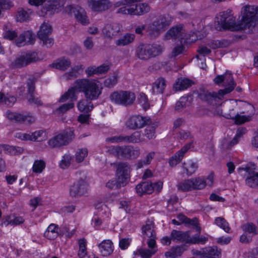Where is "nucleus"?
Masks as SVG:
<instances>
[{
	"instance_id": "f257e3e1",
	"label": "nucleus",
	"mask_w": 258,
	"mask_h": 258,
	"mask_svg": "<svg viewBox=\"0 0 258 258\" xmlns=\"http://www.w3.org/2000/svg\"><path fill=\"white\" fill-rule=\"evenodd\" d=\"M102 87L95 82H78L75 87L69 89L68 92L61 96L59 102H63L69 98L76 100V91L83 92L87 99L92 100L96 99L101 94Z\"/></svg>"
},
{
	"instance_id": "f03ea898",
	"label": "nucleus",
	"mask_w": 258,
	"mask_h": 258,
	"mask_svg": "<svg viewBox=\"0 0 258 258\" xmlns=\"http://www.w3.org/2000/svg\"><path fill=\"white\" fill-rule=\"evenodd\" d=\"M241 20L236 26L237 30H243L254 26L258 20V8L246 5L241 8Z\"/></svg>"
},
{
	"instance_id": "7ed1b4c3",
	"label": "nucleus",
	"mask_w": 258,
	"mask_h": 258,
	"mask_svg": "<svg viewBox=\"0 0 258 258\" xmlns=\"http://www.w3.org/2000/svg\"><path fill=\"white\" fill-rule=\"evenodd\" d=\"M219 86L223 87L224 89H220L218 92H210L203 89L199 95L202 99L210 102L217 99H222L224 95L230 93L235 88L236 84L234 82H215Z\"/></svg>"
},
{
	"instance_id": "20e7f679",
	"label": "nucleus",
	"mask_w": 258,
	"mask_h": 258,
	"mask_svg": "<svg viewBox=\"0 0 258 258\" xmlns=\"http://www.w3.org/2000/svg\"><path fill=\"white\" fill-rule=\"evenodd\" d=\"M171 21L172 19L168 15L159 16L147 28L148 35L152 38L158 37L161 32L164 31L169 26Z\"/></svg>"
},
{
	"instance_id": "39448f33",
	"label": "nucleus",
	"mask_w": 258,
	"mask_h": 258,
	"mask_svg": "<svg viewBox=\"0 0 258 258\" xmlns=\"http://www.w3.org/2000/svg\"><path fill=\"white\" fill-rule=\"evenodd\" d=\"M75 138L74 130L72 128H67L49 140L48 144L53 148L66 146L71 143Z\"/></svg>"
},
{
	"instance_id": "423d86ee",
	"label": "nucleus",
	"mask_w": 258,
	"mask_h": 258,
	"mask_svg": "<svg viewBox=\"0 0 258 258\" xmlns=\"http://www.w3.org/2000/svg\"><path fill=\"white\" fill-rule=\"evenodd\" d=\"M110 98L112 101L116 104L127 106L133 104L136 96L134 93L131 92L121 91L114 92L110 95Z\"/></svg>"
},
{
	"instance_id": "0eeeda50",
	"label": "nucleus",
	"mask_w": 258,
	"mask_h": 258,
	"mask_svg": "<svg viewBox=\"0 0 258 258\" xmlns=\"http://www.w3.org/2000/svg\"><path fill=\"white\" fill-rule=\"evenodd\" d=\"M116 167V177L119 182L128 183L130 178V166L126 162H118L114 164Z\"/></svg>"
},
{
	"instance_id": "6e6552de",
	"label": "nucleus",
	"mask_w": 258,
	"mask_h": 258,
	"mask_svg": "<svg viewBox=\"0 0 258 258\" xmlns=\"http://www.w3.org/2000/svg\"><path fill=\"white\" fill-rule=\"evenodd\" d=\"M65 11L70 15L74 14L77 21L82 25H86L89 23L86 12L82 8L79 6H68L66 7Z\"/></svg>"
},
{
	"instance_id": "1a4fd4ad",
	"label": "nucleus",
	"mask_w": 258,
	"mask_h": 258,
	"mask_svg": "<svg viewBox=\"0 0 258 258\" xmlns=\"http://www.w3.org/2000/svg\"><path fill=\"white\" fill-rule=\"evenodd\" d=\"M87 4L92 11L97 13L105 12L112 6L109 0H87Z\"/></svg>"
},
{
	"instance_id": "9d476101",
	"label": "nucleus",
	"mask_w": 258,
	"mask_h": 258,
	"mask_svg": "<svg viewBox=\"0 0 258 258\" xmlns=\"http://www.w3.org/2000/svg\"><path fill=\"white\" fill-rule=\"evenodd\" d=\"M88 184L82 178L79 179L70 188V195L73 197L85 196L88 193Z\"/></svg>"
},
{
	"instance_id": "9b49d317",
	"label": "nucleus",
	"mask_w": 258,
	"mask_h": 258,
	"mask_svg": "<svg viewBox=\"0 0 258 258\" xmlns=\"http://www.w3.org/2000/svg\"><path fill=\"white\" fill-rule=\"evenodd\" d=\"M38 59L37 53L35 51H29L25 54L15 59L13 64L17 68H22L36 62Z\"/></svg>"
},
{
	"instance_id": "f8f14e48",
	"label": "nucleus",
	"mask_w": 258,
	"mask_h": 258,
	"mask_svg": "<svg viewBox=\"0 0 258 258\" xmlns=\"http://www.w3.org/2000/svg\"><path fill=\"white\" fill-rule=\"evenodd\" d=\"M185 36V30L182 25L172 27L166 34V37L167 39H178L182 44H183V41Z\"/></svg>"
},
{
	"instance_id": "ddd939ff",
	"label": "nucleus",
	"mask_w": 258,
	"mask_h": 258,
	"mask_svg": "<svg viewBox=\"0 0 258 258\" xmlns=\"http://www.w3.org/2000/svg\"><path fill=\"white\" fill-rule=\"evenodd\" d=\"M64 4V0H53L50 4L46 5L43 8L41 12L45 15L48 13L50 15L58 13L63 7Z\"/></svg>"
},
{
	"instance_id": "4468645a",
	"label": "nucleus",
	"mask_w": 258,
	"mask_h": 258,
	"mask_svg": "<svg viewBox=\"0 0 258 258\" xmlns=\"http://www.w3.org/2000/svg\"><path fill=\"white\" fill-rule=\"evenodd\" d=\"M64 4V0H53L50 4L46 5L43 8L41 12L45 15L48 13L50 15L58 13L63 7Z\"/></svg>"
},
{
	"instance_id": "2eb2a0df",
	"label": "nucleus",
	"mask_w": 258,
	"mask_h": 258,
	"mask_svg": "<svg viewBox=\"0 0 258 258\" xmlns=\"http://www.w3.org/2000/svg\"><path fill=\"white\" fill-rule=\"evenodd\" d=\"M247 105L252 109V112L250 115H241L238 114V113L236 114L230 113L225 114L224 115L225 117L234 120V122L236 124H241L245 122L249 121L251 120V116L254 113V107L252 106H251L249 104H247Z\"/></svg>"
},
{
	"instance_id": "dca6fc26",
	"label": "nucleus",
	"mask_w": 258,
	"mask_h": 258,
	"mask_svg": "<svg viewBox=\"0 0 258 258\" xmlns=\"http://www.w3.org/2000/svg\"><path fill=\"white\" fill-rule=\"evenodd\" d=\"M192 143L191 142L187 144L180 150L177 152L172 157H171L169 161V165L171 167H174L179 163L184 157L185 153L192 146Z\"/></svg>"
},
{
	"instance_id": "f3484780",
	"label": "nucleus",
	"mask_w": 258,
	"mask_h": 258,
	"mask_svg": "<svg viewBox=\"0 0 258 258\" xmlns=\"http://www.w3.org/2000/svg\"><path fill=\"white\" fill-rule=\"evenodd\" d=\"M110 66L108 63H103L100 66H90L86 69L85 72L88 77L93 76L94 75H99L106 73L110 69Z\"/></svg>"
},
{
	"instance_id": "a211bd4d",
	"label": "nucleus",
	"mask_w": 258,
	"mask_h": 258,
	"mask_svg": "<svg viewBox=\"0 0 258 258\" xmlns=\"http://www.w3.org/2000/svg\"><path fill=\"white\" fill-rule=\"evenodd\" d=\"M150 44H140L136 49V55L141 59L147 60L152 57Z\"/></svg>"
},
{
	"instance_id": "6ab92c4d",
	"label": "nucleus",
	"mask_w": 258,
	"mask_h": 258,
	"mask_svg": "<svg viewBox=\"0 0 258 258\" xmlns=\"http://www.w3.org/2000/svg\"><path fill=\"white\" fill-rule=\"evenodd\" d=\"M146 124L145 118L140 115L131 116L126 122V126L130 129L135 130L144 126Z\"/></svg>"
},
{
	"instance_id": "aec40b11",
	"label": "nucleus",
	"mask_w": 258,
	"mask_h": 258,
	"mask_svg": "<svg viewBox=\"0 0 258 258\" xmlns=\"http://www.w3.org/2000/svg\"><path fill=\"white\" fill-rule=\"evenodd\" d=\"M120 30V26L118 24H108L104 27L103 33L106 37L112 38L117 35Z\"/></svg>"
},
{
	"instance_id": "412c9836",
	"label": "nucleus",
	"mask_w": 258,
	"mask_h": 258,
	"mask_svg": "<svg viewBox=\"0 0 258 258\" xmlns=\"http://www.w3.org/2000/svg\"><path fill=\"white\" fill-rule=\"evenodd\" d=\"M173 241H179L188 244L190 236V231L182 232L176 230H173L170 234Z\"/></svg>"
},
{
	"instance_id": "4be33fe9",
	"label": "nucleus",
	"mask_w": 258,
	"mask_h": 258,
	"mask_svg": "<svg viewBox=\"0 0 258 258\" xmlns=\"http://www.w3.org/2000/svg\"><path fill=\"white\" fill-rule=\"evenodd\" d=\"M98 247L103 256H109L113 251V244L110 240H104L98 245Z\"/></svg>"
},
{
	"instance_id": "5701e85b",
	"label": "nucleus",
	"mask_w": 258,
	"mask_h": 258,
	"mask_svg": "<svg viewBox=\"0 0 258 258\" xmlns=\"http://www.w3.org/2000/svg\"><path fill=\"white\" fill-rule=\"evenodd\" d=\"M136 191L139 196L144 194H150L154 191L152 187V182L146 181L138 184L136 187Z\"/></svg>"
},
{
	"instance_id": "b1692460",
	"label": "nucleus",
	"mask_w": 258,
	"mask_h": 258,
	"mask_svg": "<svg viewBox=\"0 0 258 258\" xmlns=\"http://www.w3.org/2000/svg\"><path fill=\"white\" fill-rule=\"evenodd\" d=\"M71 65V62L70 59L62 57L57 59L49 66L52 68L64 71L67 70Z\"/></svg>"
},
{
	"instance_id": "393cba45",
	"label": "nucleus",
	"mask_w": 258,
	"mask_h": 258,
	"mask_svg": "<svg viewBox=\"0 0 258 258\" xmlns=\"http://www.w3.org/2000/svg\"><path fill=\"white\" fill-rule=\"evenodd\" d=\"M142 231L143 238L156 236L155 232L154 230V225L151 221H147L146 224L142 226Z\"/></svg>"
},
{
	"instance_id": "a878e982",
	"label": "nucleus",
	"mask_w": 258,
	"mask_h": 258,
	"mask_svg": "<svg viewBox=\"0 0 258 258\" xmlns=\"http://www.w3.org/2000/svg\"><path fill=\"white\" fill-rule=\"evenodd\" d=\"M246 129L245 127H239L237 130L236 135L232 140L227 144H225L224 142H223V148L225 149H228L236 144L238 142L239 139L243 136V135L246 133Z\"/></svg>"
},
{
	"instance_id": "bb28decb",
	"label": "nucleus",
	"mask_w": 258,
	"mask_h": 258,
	"mask_svg": "<svg viewBox=\"0 0 258 258\" xmlns=\"http://www.w3.org/2000/svg\"><path fill=\"white\" fill-rule=\"evenodd\" d=\"M150 10L148 4L140 3L136 5L135 8L132 7V15H142L149 12Z\"/></svg>"
},
{
	"instance_id": "cd10ccee",
	"label": "nucleus",
	"mask_w": 258,
	"mask_h": 258,
	"mask_svg": "<svg viewBox=\"0 0 258 258\" xmlns=\"http://www.w3.org/2000/svg\"><path fill=\"white\" fill-rule=\"evenodd\" d=\"M224 19L223 21L220 22L223 28L232 29L233 30L238 31L236 29V27L239 23H236L235 19L232 15L229 17L224 18Z\"/></svg>"
},
{
	"instance_id": "c85d7f7f",
	"label": "nucleus",
	"mask_w": 258,
	"mask_h": 258,
	"mask_svg": "<svg viewBox=\"0 0 258 258\" xmlns=\"http://www.w3.org/2000/svg\"><path fill=\"white\" fill-rule=\"evenodd\" d=\"M185 250L183 246L172 247L170 250L165 253L166 258H176L180 256Z\"/></svg>"
},
{
	"instance_id": "c756f323",
	"label": "nucleus",
	"mask_w": 258,
	"mask_h": 258,
	"mask_svg": "<svg viewBox=\"0 0 258 258\" xmlns=\"http://www.w3.org/2000/svg\"><path fill=\"white\" fill-rule=\"evenodd\" d=\"M32 13V11L30 9H28V11H26L22 8H19L17 11V21L20 22L29 21L30 19V15Z\"/></svg>"
},
{
	"instance_id": "7c9ffc66",
	"label": "nucleus",
	"mask_w": 258,
	"mask_h": 258,
	"mask_svg": "<svg viewBox=\"0 0 258 258\" xmlns=\"http://www.w3.org/2000/svg\"><path fill=\"white\" fill-rule=\"evenodd\" d=\"M84 67L83 65L76 66L68 73L64 75L67 80H74L78 77L79 71H82Z\"/></svg>"
},
{
	"instance_id": "2f4dec72",
	"label": "nucleus",
	"mask_w": 258,
	"mask_h": 258,
	"mask_svg": "<svg viewBox=\"0 0 258 258\" xmlns=\"http://www.w3.org/2000/svg\"><path fill=\"white\" fill-rule=\"evenodd\" d=\"M193 181L192 178L184 180L178 183L177 185V189L183 192H186L193 190L192 186Z\"/></svg>"
},
{
	"instance_id": "473e14b6",
	"label": "nucleus",
	"mask_w": 258,
	"mask_h": 258,
	"mask_svg": "<svg viewBox=\"0 0 258 258\" xmlns=\"http://www.w3.org/2000/svg\"><path fill=\"white\" fill-rule=\"evenodd\" d=\"M52 27L48 23L44 22L40 26V30L37 33L38 37L43 38L50 35L52 33Z\"/></svg>"
},
{
	"instance_id": "72a5a7b5",
	"label": "nucleus",
	"mask_w": 258,
	"mask_h": 258,
	"mask_svg": "<svg viewBox=\"0 0 258 258\" xmlns=\"http://www.w3.org/2000/svg\"><path fill=\"white\" fill-rule=\"evenodd\" d=\"M35 121V118L29 113L27 115H24L19 113L16 120L17 122L23 123L28 124H32Z\"/></svg>"
},
{
	"instance_id": "f704fd0d",
	"label": "nucleus",
	"mask_w": 258,
	"mask_h": 258,
	"mask_svg": "<svg viewBox=\"0 0 258 258\" xmlns=\"http://www.w3.org/2000/svg\"><path fill=\"white\" fill-rule=\"evenodd\" d=\"M208 240V237L201 235L200 233L195 234L192 237L189 236L188 244H204Z\"/></svg>"
},
{
	"instance_id": "c9c22d12",
	"label": "nucleus",
	"mask_w": 258,
	"mask_h": 258,
	"mask_svg": "<svg viewBox=\"0 0 258 258\" xmlns=\"http://www.w3.org/2000/svg\"><path fill=\"white\" fill-rule=\"evenodd\" d=\"M78 109L81 112H88L93 108V105L91 102H88L87 100H82L78 103Z\"/></svg>"
},
{
	"instance_id": "e433bc0d",
	"label": "nucleus",
	"mask_w": 258,
	"mask_h": 258,
	"mask_svg": "<svg viewBox=\"0 0 258 258\" xmlns=\"http://www.w3.org/2000/svg\"><path fill=\"white\" fill-rule=\"evenodd\" d=\"M135 39V35L131 34H126L123 37L116 41L117 46H124L132 42Z\"/></svg>"
},
{
	"instance_id": "4c0bfd02",
	"label": "nucleus",
	"mask_w": 258,
	"mask_h": 258,
	"mask_svg": "<svg viewBox=\"0 0 258 258\" xmlns=\"http://www.w3.org/2000/svg\"><path fill=\"white\" fill-rule=\"evenodd\" d=\"M193 181L192 189L193 190L202 189L204 188L207 184L206 180L201 177L192 178Z\"/></svg>"
},
{
	"instance_id": "58836bf2",
	"label": "nucleus",
	"mask_w": 258,
	"mask_h": 258,
	"mask_svg": "<svg viewBox=\"0 0 258 258\" xmlns=\"http://www.w3.org/2000/svg\"><path fill=\"white\" fill-rule=\"evenodd\" d=\"M189 98V96L181 97L179 100L176 102L175 109L176 110L180 111L182 109L189 105L190 101L188 100Z\"/></svg>"
},
{
	"instance_id": "ea45409f",
	"label": "nucleus",
	"mask_w": 258,
	"mask_h": 258,
	"mask_svg": "<svg viewBox=\"0 0 258 258\" xmlns=\"http://www.w3.org/2000/svg\"><path fill=\"white\" fill-rule=\"evenodd\" d=\"M141 135L139 132H135L131 136H123V142L127 143H138L141 141Z\"/></svg>"
},
{
	"instance_id": "a19ab883",
	"label": "nucleus",
	"mask_w": 258,
	"mask_h": 258,
	"mask_svg": "<svg viewBox=\"0 0 258 258\" xmlns=\"http://www.w3.org/2000/svg\"><path fill=\"white\" fill-rule=\"evenodd\" d=\"M205 258H216L220 254V251L216 247H208L204 248Z\"/></svg>"
},
{
	"instance_id": "79ce46f5",
	"label": "nucleus",
	"mask_w": 258,
	"mask_h": 258,
	"mask_svg": "<svg viewBox=\"0 0 258 258\" xmlns=\"http://www.w3.org/2000/svg\"><path fill=\"white\" fill-rule=\"evenodd\" d=\"M183 168L188 175L192 174L198 168V165L196 163L188 161L187 163L184 162L183 164Z\"/></svg>"
},
{
	"instance_id": "37998d69",
	"label": "nucleus",
	"mask_w": 258,
	"mask_h": 258,
	"mask_svg": "<svg viewBox=\"0 0 258 258\" xmlns=\"http://www.w3.org/2000/svg\"><path fill=\"white\" fill-rule=\"evenodd\" d=\"M194 82H176L173 85V89L176 91H181L190 87Z\"/></svg>"
},
{
	"instance_id": "c03bdc74",
	"label": "nucleus",
	"mask_w": 258,
	"mask_h": 258,
	"mask_svg": "<svg viewBox=\"0 0 258 258\" xmlns=\"http://www.w3.org/2000/svg\"><path fill=\"white\" fill-rule=\"evenodd\" d=\"M139 103L145 110L150 108V103L149 102L147 95L143 93H140L138 98Z\"/></svg>"
},
{
	"instance_id": "a18cd8bd",
	"label": "nucleus",
	"mask_w": 258,
	"mask_h": 258,
	"mask_svg": "<svg viewBox=\"0 0 258 258\" xmlns=\"http://www.w3.org/2000/svg\"><path fill=\"white\" fill-rule=\"evenodd\" d=\"M3 150L9 152L11 155H16L22 153L23 152V148L19 147L11 146L7 145H2Z\"/></svg>"
},
{
	"instance_id": "49530a36",
	"label": "nucleus",
	"mask_w": 258,
	"mask_h": 258,
	"mask_svg": "<svg viewBox=\"0 0 258 258\" xmlns=\"http://www.w3.org/2000/svg\"><path fill=\"white\" fill-rule=\"evenodd\" d=\"M4 30L3 37L5 39L12 40L18 36L17 32L16 31L12 29H8L6 26H5Z\"/></svg>"
},
{
	"instance_id": "de8ad7c7",
	"label": "nucleus",
	"mask_w": 258,
	"mask_h": 258,
	"mask_svg": "<svg viewBox=\"0 0 258 258\" xmlns=\"http://www.w3.org/2000/svg\"><path fill=\"white\" fill-rule=\"evenodd\" d=\"M165 82H155L152 85V90L154 93L162 94L165 88Z\"/></svg>"
},
{
	"instance_id": "09e8293b",
	"label": "nucleus",
	"mask_w": 258,
	"mask_h": 258,
	"mask_svg": "<svg viewBox=\"0 0 258 258\" xmlns=\"http://www.w3.org/2000/svg\"><path fill=\"white\" fill-rule=\"evenodd\" d=\"M215 223L219 227L222 228L226 232L229 233L230 228L228 223L222 217H217L215 219Z\"/></svg>"
},
{
	"instance_id": "8fccbe9b",
	"label": "nucleus",
	"mask_w": 258,
	"mask_h": 258,
	"mask_svg": "<svg viewBox=\"0 0 258 258\" xmlns=\"http://www.w3.org/2000/svg\"><path fill=\"white\" fill-rule=\"evenodd\" d=\"M126 184L125 183H121L119 182V179L116 178V180H109L106 183V186L112 189H117L121 187H123Z\"/></svg>"
},
{
	"instance_id": "3c124183",
	"label": "nucleus",
	"mask_w": 258,
	"mask_h": 258,
	"mask_svg": "<svg viewBox=\"0 0 258 258\" xmlns=\"http://www.w3.org/2000/svg\"><path fill=\"white\" fill-rule=\"evenodd\" d=\"M246 184L251 187H255L258 186V173L255 174L250 175L245 179Z\"/></svg>"
},
{
	"instance_id": "603ef678",
	"label": "nucleus",
	"mask_w": 258,
	"mask_h": 258,
	"mask_svg": "<svg viewBox=\"0 0 258 258\" xmlns=\"http://www.w3.org/2000/svg\"><path fill=\"white\" fill-rule=\"evenodd\" d=\"M108 151L118 158H123V147H111Z\"/></svg>"
},
{
	"instance_id": "864d4df0",
	"label": "nucleus",
	"mask_w": 258,
	"mask_h": 258,
	"mask_svg": "<svg viewBox=\"0 0 258 258\" xmlns=\"http://www.w3.org/2000/svg\"><path fill=\"white\" fill-rule=\"evenodd\" d=\"M202 37L201 35H198L197 33L192 32L190 34H186L183 41V44L188 43H192L195 42L196 40L201 39Z\"/></svg>"
},
{
	"instance_id": "5fc2aeb1",
	"label": "nucleus",
	"mask_w": 258,
	"mask_h": 258,
	"mask_svg": "<svg viewBox=\"0 0 258 258\" xmlns=\"http://www.w3.org/2000/svg\"><path fill=\"white\" fill-rule=\"evenodd\" d=\"M45 167V163L42 160L35 161L33 171L35 173H41Z\"/></svg>"
},
{
	"instance_id": "6e6d98bb",
	"label": "nucleus",
	"mask_w": 258,
	"mask_h": 258,
	"mask_svg": "<svg viewBox=\"0 0 258 258\" xmlns=\"http://www.w3.org/2000/svg\"><path fill=\"white\" fill-rule=\"evenodd\" d=\"M234 78L232 73L229 71H227L223 75L217 76L213 81H234Z\"/></svg>"
},
{
	"instance_id": "4d7b16f0",
	"label": "nucleus",
	"mask_w": 258,
	"mask_h": 258,
	"mask_svg": "<svg viewBox=\"0 0 258 258\" xmlns=\"http://www.w3.org/2000/svg\"><path fill=\"white\" fill-rule=\"evenodd\" d=\"M87 155L88 150L87 149H78L76 154V160L77 162L79 163L82 162Z\"/></svg>"
},
{
	"instance_id": "13d9d810",
	"label": "nucleus",
	"mask_w": 258,
	"mask_h": 258,
	"mask_svg": "<svg viewBox=\"0 0 258 258\" xmlns=\"http://www.w3.org/2000/svg\"><path fill=\"white\" fill-rule=\"evenodd\" d=\"M243 231L249 233H252L253 235L257 234L256 226L252 223H246L242 226Z\"/></svg>"
},
{
	"instance_id": "bf43d9fd",
	"label": "nucleus",
	"mask_w": 258,
	"mask_h": 258,
	"mask_svg": "<svg viewBox=\"0 0 258 258\" xmlns=\"http://www.w3.org/2000/svg\"><path fill=\"white\" fill-rule=\"evenodd\" d=\"M185 225L186 226H189L190 225L193 226V228L196 230L197 231L201 233V228L199 226V223H198V220L196 218H194L192 219L188 218V220H187Z\"/></svg>"
},
{
	"instance_id": "052dcab7",
	"label": "nucleus",
	"mask_w": 258,
	"mask_h": 258,
	"mask_svg": "<svg viewBox=\"0 0 258 258\" xmlns=\"http://www.w3.org/2000/svg\"><path fill=\"white\" fill-rule=\"evenodd\" d=\"M29 35V32H23L15 40V43L16 45L18 47H21L25 45L26 43L24 39V37H23L30 36Z\"/></svg>"
},
{
	"instance_id": "680f3d73",
	"label": "nucleus",
	"mask_w": 258,
	"mask_h": 258,
	"mask_svg": "<svg viewBox=\"0 0 258 258\" xmlns=\"http://www.w3.org/2000/svg\"><path fill=\"white\" fill-rule=\"evenodd\" d=\"M150 50L152 52V57H155L160 54L163 50V47L159 44H153L150 45Z\"/></svg>"
},
{
	"instance_id": "e2e57ef3",
	"label": "nucleus",
	"mask_w": 258,
	"mask_h": 258,
	"mask_svg": "<svg viewBox=\"0 0 258 258\" xmlns=\"http://www.w3.org/2000/svg\"><path fill=\"white\" fill-rule=\"evenodd\" d=\"M155 127L153 125H148L145 130V136L149 139H152L155 137Z\"/></svg>"
},
{
	"instance_id": "0e129e2a",
	"label": "nucleus",
	"mask_w": 258,
	"mask_h": 258,
	"mask_svg": "<svg viewBox=\"0 0 258 258\" xmlns=\"http://www.w3.org/2000/svg\"><path fill=\"white\" fill-rule=\"evenodd\" d=\"M71 160L72 157L70 155H64L60 163V167L62 169H65L69 167L71 164Z\"/></svg>"
},
{
	"instance_id": "69168bd1",
	"label": "nucleus",
	"mask_w": 258,
	"mask_h": 258,
	"mask_svg": "<svg viewBox=\"0 0 258 258\" xmlns=\"http://www.w3.org/2000/svg\"><path fill=\"white\" fill-rule=\"evenodd\" d=\"M156 250L154 249H140L139 250L140 255L142 258H150L155 253Z\"/></svg>"
},
{
	"instance_id": "338daca9",
	"label": "nucleus",
	"mask_w": 258,
	"mask_h": 258,
	"mask_svg": "<svg viewBox=\"0 0 258 258\" xmlns=\"http://www.w3.org/2000/svg\"><path fill=\"white\" fill-rule=\"evenodd\" d=\"M39 39L42 41V45L45 46L47 48L51 47L54 43L53 39L50 38L49 36H45L43 38L38 37Z\"/></svg>"
},
{
	"instance_id": "774afa93",
	"label": "nucleus",
	"mask_w": 258,
	"mask_h": 258,
	"mask_svg": "<svg viewBox=\"0 0 258 258\" xmlns=\"http://www.w3.org/2000/svg\"><path fill=\"white\" fill-rule=\"evenodd\" d=\"M184 44L180 42V44H178L177 46L175 47L172 50V56L176 57L183 52L185 49Z\"/></svg>"
}]
</instances>
